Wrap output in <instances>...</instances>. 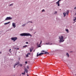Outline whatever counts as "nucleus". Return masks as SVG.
I'll use <instances>...</instances> for the list:
<instances>
[{
	"label": "nucleus",
	"instance_id": "obj_1",
	"mask_svg": "<svg viewBox=\"0 0 76 76\" xmlns=\"http://www.w3.org/2000/svg\"><path fill=\"white\" fill-rule=\"evenodd\" d=\"M20 36H31L32 37V35L29 33H22L20 34Z\"/></svg>",
	"mask_w": 76,
	"mask_h": 76
},
{
	"label": "nucleus",
	"instance_id": "obj_2",
	"mask_svg": "<svg viewBox=\"0 0 76 76\" xmlns=\"http://www.w3.org/2000/svg\"><path fill=\"white\" fill-rule=\"evenodd\" d=\"M63 36H61V37H59V39H60L59 42H63L64 40L63 39Z\"/></svg>",
	"mask_w": 76,
	"mask_h": 76
},
{
	"label": "nucleus",
	"instance_id": "obj_3",
	"mask_svg": "<svg viewBox=\"0 0 76 76\" xmlns=\"http://www.w3.org/2000/svg\"><path fill=\"white\" fill-rule=\"evenodd\" d=\"M69 11L68 10H67L66 12L65 13L64 12L63 13V14L64 15V17H65V16H66V14L67 15H69Z\"/></svg>",
	"mask_w": 76,
	"mask_h": 76
},
{
	"label": "nucleus",
	"instance_id": "obj_4",
	"mask_svg": "<svg viewBox=\"0 0 76 76\" xmlns=\"http://www.w3.org/2000/svg\"><path fill=\"white\" fill-rule=\"evenodd\" d=\"M37 53V57H38V56H41L42 55L44 54V53Z\"/></svg>",
	"mask_w": 76,
	"mask_h": 76
},
{
	"label": "nucleus",
	"instance_id": "obj_5",
	"mask_svg": "<svg viewBox=\"0 0 76 76\" xmlns=\"http://www.w3.org/2000/svg\"><path fill=\"white\" fill-rule=\"evenodd\" d=\"M18 39V38L17 37H12L11 38L12 40H13L14 41H15L16 39Z\"/></svg>",
	"mask_w": 76,
	"mask_h": 76
},
{
	"label": "nucleus",
	"instance_id": "obj_6",
	"mask_svg": "<svg viewBox=\"0 0 76 76\" xmlns=\"http://www.w3.org/2000/svg\"><path fill=\"white\" fill-rule=\"evenodd\" d=\"M12 18L10 17H7L5 19V20H11Z\"/></svg>",
	"mask_w": 76,
	"mask_h": 76
},
{
	"label": "nucleus",
	"instance_id": "obj_7",
	"mask_svg": "<svg viewBox=\"0 0 76 76\" xmlns=\"http://www.w3.org/2000/svg\"><path fill=\"white\" fill-rule=\"evenodd\" d=\"M61 0H59L57 2H56V4H58V6H60V4H59V2Z\"/></svg>",
	"mask_w": 76,
	"mask_h": 76
},
{
	"label": "nucleus",
	"instance_id": "obj_8",
	"mask_svg": "<svg viewBox=\"0 0 76 76\" xmlns=\"http://www.w3.org/2000/svg\"><path fill=\"white\" fill-rule=\"evenodd\" d=\"M12 26L13 27H14V28H15L16 27V24L15 23H12Z\"/></svg>",
	"mask_w": 76,
	"mask_h": 76
},
{
	"label": "nucleus",
	"instance_id": "obj_9",
	"mask_svg": "<svg viewBox=\"0 0 76 76\" xmlns=\"http://www.w3.org/2000/svg\"><path fill=\"white\" fill-rule=\"evenodd\" d=\"M9 23H10V22H9L4 23V25H8V24H9Z\"/></svg>",
	"mask_w": 76,
	"mask_h": 76
},
{
	"label": "nucleus",
	"instance_id": "obj_10",
	"mask_svg": "<svg viewBox=\"0 0 76 76\" xmlns=\"http://www.w3.org/2000/svg\"><path fill=\"white\" fill-rule=\"evenodd\" d=\"M33 50V48H30V52H32V50Z\"/></svg>",
	"mask_w": 76,
	"mask_h": 76
},
{
	"label": "nucleus",
	"instance_id": "obj_11",
	"mask_svg": "<svg viewBox=\"0 0 76 76\" xmlns=\"http://www.w3.org/2000/svg\"><path fill=\"white\" fill-rule=\"evenodd\" d=\"M19 64V62H17V63H16L15 65L16 66H17V65H18V64Z\"/></svg>",
	"mask_w": 76,
	"mask_h": 76
},
{
	"label": "nucleus",
	"instance_id": "obj_12",
	"mask_svg": "<svg viewBox=\"0 0 76 76\" xmlns=\"http://www.w3.org/2000/svg\"><path fill=\"white\" fill-rule=\"evenodd\" d=\"M25 72H26V73H28V69H25Z\"/></svg>",
	"mask_w": 76,
	"mask_h": 76
},
{
	"label": "nucleus",
	"instance_id": "obj_13",
	"mask_svg": "<svg viewBox=\"0 0 76 76\" xmlns=\"http://www.w3.org/2000/svg\"><path fill=\"white\" fill-rule=\"evenodd\" d=\"M66 55L68 57H69V53H66Z\"/></svg>",
	"mask_w": 76,
	"mask_h": 76
},
{
	"label": "nucleus",
	"instance_id": "obj_14",
	"mask_svg": "<svg viewBox=\"0 0 76 76\" xmlns=\"http://www.w3.org/2000/svg\"><path fill=\"white\" fill-rule=\"evenodd\" d=\"M44 54H49V53L47 52H45V53H44Z\"/></svg>",
	"mask_w": 76,
	"mask_h": 76
},
{
	"label": "nucleus",
	"instance_id": "obj_15",
	"mask_svg": "<svg viewBox=\"0 0 76 76\" xmlns=\"http://www.w3.org/2000/svg\"><path fill=\"white\" fill-rule=\"evenodd\" d=\"M25 72H26L25 71L24 72L22 73V74L23 75H25Z\"/></svg>",
	"mask_w": 76,
	"mask_h": 76
},
{
	"label": "nucleus",
	"instance_id": "obj_16",
	"mask_svg": "<svg viewBox=\"0 0 76 76\" xmlns=\"http://www.w3.org/2000/svg\"><path fill=\"white\" fill-rule=\"evenodd\" d=\"M19 65L20 67H22V66H23L22 64H20Z\"/></svg>",
	"mask_w": 76,
	"mask_h": 76
},
{
	"label": "nucleus",
	"instance_id": "obj_17",
	"mask_svg": "<svg viewBox=\"0 0 76 76\" xmlns=\"http://www.w3.org/2000/svg\"><path fill=\"white\" fill-rule=\"evenodd\" d=\"M37 47H38V48L41 47V45H37Z\"/></svg>",
	"mask_w": 76,
	"mask_h": 76
},
{
	"label": "nucleus",
	"instance_id": "obj_18",
	"mask_svg": "<svg viewBox=\"0 0 76 76\" xmlns=\"http://www.w3.org/2000/svg\"><path fill=\"white\" fill-rule=\"evenodd\" d=\"M46 45H50V43H46Z\"/></svg>",
	"mask_w": 76,
	"mask_h": 76
},
{
	"label": "nucleus",
	"instance_id": "obj_19",
	"mask_svg": "<svg viewBox=\"0 0 76 76\" xmlns=\"http://www.w3.org/2000/svg\"><path fill=\"white\" fill-rule=\"evenodd\" d=\"M41 44H42V41H41L40 42V44H39V45H41Z\"/></svg>",
	"mask_w": 76,
	"mask_h": 76
},
{
	"label": "nucleus",
	"instance_id": "obj_20",
	"mask_svg": "<svg viewBox=\"0 0 76 76\" xmlns=\"http://www.w3.org/2000/svg\"><path fill=\"white\" fill-rule=\"evenodd\" d=\"M76 20V17H75V18L73 19V21H75V20Z\"/></svg>",
	"mask_w": 76,
	"mask_h": 76
},
{
	"label": "nucleus",
	"instance_id": "obj_21",
	"mask_svg": "<svg viewBox=\"0 0 76 76\" xmlns=\"http://www.w3.org/2000/svg\"><path fill=\"white\" fill-rule=\"evenodd\" d=\"M26 24H23L22 26H25L26 25Z\"/></svg>",
	"mask_w": 76,
	"mask_h": 76
},
{
	"label": "nucleus",
	"instance_id": "obj_22",
	"mask_svg": "<svg viewBox=\"0 0 76 76\" xmlns=\"http://www.w3.org/2000/svg\"><path fill=\"white\" fill-rule=\"evenodd\" d=\"M28 56H29V55L27 54V55H26V57H28Z\"/></svg>",
	"mask_w": 76,
	"mask_h": 76
},
{
	"label": "nucleus",
	"instance_id": "obj_23",
	"mask_svg": "<svg viewBox=\"0 0 76 76\" xmlns=\"http://www.w3.org/2000/svg\"><path fill=\"white\" fill-rule=\"evenodd\" d=\"M13 4H10V6H12V5H13Z\"/></svg>",
	"mask_w": 76,
	"mask_h": 76
},
{
	"label": "nucleus",
	"instance_id": "obj_24",
	"mask_svg": "<svg viewBox=\"0 0 76 76\" xmlns=\"http://www.w3.org/2000/svg\"><path fill=\"white\" fill-rule=\"evenodd\" d=\"M27 47V45H26L25 46H24L23 47V48H24V47Z\"/></svg>",
	"mask_w": 76,
	"mask_h": 76
},
{
	"label": "nucleus",
	"instance_id": "obj_25",
	"mask_svg": "<svg viewBox=\"0 0 76 76\" xmlns=\"http://www.w3.org/2000/svg\"><path fill=\"white\" fill-rule=\"evenodd\" d=\"M66 32H69V30L67 29H66Z\"/></svg>",
	"mask_w": 76,
	"mask_h": 76
},
{
	"label": "nucleus",
	"instance_id": "obj_26",
	"mask_svg": "<svg viewBox=\"0 0 76 76\" xmlns=\"http://www.w3.org/2000/svg\"><path fill=\"white\" fill-rule=\"evenodd\" d=\"M45 12V10H43L42 11V12Z\"/></svg>",
	"mask_w": 76,
	"mask_h": 76
},
{
	"label": "nucleus",
	"instance_id": "obj_27",
	"mask_svg": "<svg viewBox=\"0 0 76 76\" xmlns=\"http://www.w3.org/2000/svg\"><path fill=\"white\" fill-rule=\"evenodd\" d=\"M27 54L29 55H30V54H31V53H28Z\"/></svg>",
	"mask_w": 76,
	"mask_h": 76
},
{
	"label": "nucleus",
	"instance_id": "obj_28",
	"mask_svg": "<svg viewBox=\"0 0 76 76\" xmlns=\"http://www.w3.org/2000/svg\"><path fill=\"white\" fill-rule=\"evenodd\" d=\"M25 63L26 64H27V63H28V62H27V61H26L25 62Z\"/></svg>",
	"mask_w": 76,
	"mask_h": 76
},
{
	"label": "nucleus",
	"instance_id": "obj_29",
	"mask_svg": "<svg viewBox=\"0 0 76 76\" xmlns=\"http://www.w3.org/2000/svg\"><path fill=\"white\" fill-rule=\"evenodd\" d=\"M15 66H16V65L15 64L14 66V68H15Z\"/></svg>",
	"mask_w": 76,
	"mask_h": 76
},
{
	"label": "nucleus",
	"instance_id": "obj_30",
	"mask_svg": "<svg viewBox=\"0 0 76 76\" xmlns=\"http://www.w3.org/2000/svg\"><path fill=\"white\" fill-rule=\"evenodd\" d=\"M27 69H29V66H27Z\"/></svg>",
	"mask_w": 76,
	"mask_h": 76
},
{
	"label": "nucleus",
	"instance_id": "obj_31",
	"mask_svg": "<svg viewBox=\"0 0 76 76\" xmlns=\"http://www.w3.org/2000/svg\"><path fill=\"white\" fill-rule=\"evenodd\" d=\"M42 52H43V53H44V52H45V51L44 50H42Z\"/></svg>",
	"mask_w": 76,
	"mask_h": 76
},
{
	"label": "nucleus",
	"instance_id": "obj_32",
	"mask_svg": "<svg viewBox=\"0 0 76 76\" xmlns=\"http://www.w3.org/2000/svg\"><path fill=\"white\" fill-rule=\"evenodd\" d=\"M29 22H31V23H32V22H30V21L28 22L27 23H29Z\"/></svg>",
	"mask_w": 76,
	"mask_h": 76
},
{
	"label": "nucleus",
	"instance_id": "obj_33",
	"mask_svg": "<svg viewBox=\"0 0 76 76\" xmlns=\"http://www.w3.org/2000/svg\"><path fill=\"white\" fill-rule=\"evenodd\" d=\"M37 46H38L39 45H38V42L37 44Z\"/></svg>",
	"mask_w": 76,
	"mask_h": 76
},
{
	"label": "nucleus",
	"instance_id": "obj_34",
	"mask_svg": "<svg viewBox=\"0 0 76 76\" xmlns=\"http://www.w3.org/2000/svg\"><path fill=\"white\" fill-rule=\"evenodd\" d=\"M26 44H28V42H26Z\"/></svg>",
	"mask_w": 76,
	"mask_h": 76
},
{
	"label": "nucleus",
	"instance_id": "obj_35",
	"mask_svg": "<svg viewBox=\"0 0 76 76\" xmlns=\"http://www.w3.org/2000/svg\"><path fill=\"white\" fill-rule=\"evenodd\" d=\"M57 13V12H55V13Z\"/></svg>",
	"mask_w": 76,
	"mask_h": 76
},
{
	"label": "nucleus",
	"instance_id": "obj_36",
	"mask_svg": "<svg viewBox=\"0 0 76 76\" xmlns=\"http://www.w3.org/2000/svg\"><path fill=\"white\" fill-rule=\"evenodd\" d=\"M76 9V7H75L74 8V9Z\"/></svg>",
	"mask_w": 76,
	"mask_h": 76
},
{
	"label": "nucleus",
	"instance_id": "obj_37",
	"mask_svg": "<svg viewBox=\"0 0 76 76\" xmlns=\"http://www.w3.org/2000/svg\"><path fill=\"white\" fill-rule=\"evenodd\" d=\"M0 54H1V52H0Z\"/></svg>",
	"mask_w": 76,
	"mask_h": 76
},
{
	"label": "nucleus",
	"instance_id": "obj_38",
	"mask_svg": "<svg viewBox=\"0 0 76 76\" xmlns=\"http://www.w3.org/2000/svg\"><path fill=\"white\" fill-rule=\"evenodd\" d=\"M11 51V49H10V51Z\"/></svg>",
	"mask_w": 76,
	"mask_h": 76
},
{
	"label": "nucleus",
	"instance_id": "obj_39",
	"mask_svg": "<svg viewBox=\"0 0 76 76\" xmlns=\"http://www.w3.org/2000/svg\"><path fill=\"white\" fill-rule=\"evenodd\" d=\"M17 50H19V48H17Z\"/></svg>",
	"mask_w": 76,
	"mask_h": 76
},
{
	"label": "nucleus",
	"instance_id": "obj_40",
	"mask_svg": "<svg viewBox=\"0 0 76 76\" xmlns=\"http://www.w3.org/2000/svg\"><path fill=\"white\" fill-rule=\"evenodd\" d=\"M50 45H52V44H50Z\"/></svg>",
	"mask_w": 76,
	"mask_h": 76
},
{
	"label": "nucleus",
	"instance_id": "obj_41",
	"mask_svg": "<svg viewBox=\"0 0 76 76\" xmlns=\"http://www.w3.org/2000/svg\"><path fill=\"white\" fill-rule=\"evenodd\" d=\"M75 75L76 76V74Z\"/></svg>",
	"mask_w": 76,
	"mask_h": 76
},
{
	"label": "nucleus",
	"instance_id": "obj_42",
	"mask_svg": "<svg viewBox=\"0 0 76 76\" xmlns=\"http://www.w3.org/2000/svg\"><path fill=\"white\" fill-rule=\"evenodd\" d=\"M10 53H11V52L10 51Z\"/></svg>",
	"mask_w": 76,
	"mask_h": 76
},
{
	"label": "nucleus",
	"instance_id": "obj_43",
	"mask_svg": "<svg viewBox=\"0 0 76 76\" xmlns=\"http://www.w3.org/2000/svg\"><path fill=\"white\" fill-rule=\"evenodd\" d=\"M60 10H61V9H60Z\"/></svg>",
	"mask_w": 76,
	"mask_h": 76
},
{
	"label": "nucleus",
	"instance_id": "obj_44",
	"mask_svg": "<svg viewBox=\"0 0 76 76\" xmlns=\"http://www.w3.org/2000/svg\"><path fill=\"white\" fill-rule=\"evenodd\" d=\"M70 53H72V52H71Z\"/></svg>",
	"mask_w": 76,
	"mask_h": 76
}]
</instances>
